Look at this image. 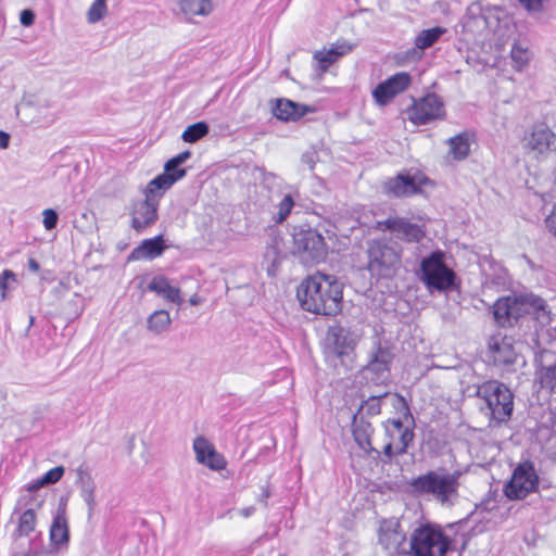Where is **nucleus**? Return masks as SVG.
<instances>
[{
    "label": "nucleus",
    "mask_w": 556,
    "mask_h": 556,
    "mask_svg": "<svg viewBox=\"0 0 556 556\" xmlns=\"http://www.w3.org/2000/svg\"><path fill=\"white\" fill-rule=\"evenodd\" d=\"M157 219V202L146 194V199L132 204L131 227L141 232Z\"/></svg>",
    "instance_id": "a211bd4d"
},
{
    "label": "nucleus",
    "mask_w": 556,
    "mask_h": 556,
    "mask_svg": "<svg viewBox=\"0 0 556 556\" xmlns=\"http://www.w3.org/2000/svg\"><path fill=\"white\" fill-rule=\"evenodd\" d=\"M372 433L371 425L363 419H354L353 435L357 445L367 454L374 451L370 437Z\"/></svg>",
    "instance_id": "2f4dec72"
},
{
    "label": "nucleus",
    "mask_w": 556,
    "mask_h": 556,
    "mask_svg": "<svg viewBox=\"0 0 556 556\" xmlns=\"http://www.w3.org/2000/svg\"><path fill=\"white\" fill-rule=\"evenodd\" d=\"M70 539L66 506L60 505L50 528V540L53 545H66Z\"/></svg>",
    "instance_id": "393cba45"
},
{
    "label": "nucleus",
    "mask_w": 556,
    "mask_h": 556,
    "mask_svg": "<svg viewBox=\"0 0 556 556\" xmlns=\"http://www.w3.org/2000/svg\"><path fill=\"white\" fill-rule=\"evenodd\" d=\"M445 33L442 27L424 29L415 38V46L419 51L430 48Z\"/></svg>",
    "instance_id": "f704fd0d"
},
{
    "label": "nucleus",
    "mask_w": 556,
    "mask_h": 556,
    "mask_svg": "<svg viewBox=\"0 0 556 556\" xmlns=\"http://www.w3.org/2000/svg\"><path fill=\"white\" fill-rule=\"evenodd\" d=\"M271 108L274 116L283 122H295L313 110L289 99H276Z\"/></svg>",
    "instance_id": "412c9836"
},
{
    "label": "nucleus",
    "mask_w": 556,
    "mask_h": 556,
    "mask_svg": "<svg viewBox=\"0 0 556 556\" xmlns=\"http://www.w3.org/2000/svg\"><path fill=\"white\" fill-rule=\"evenodd\" d=\"M36 514L34 509H26L18 519V526L16 529V533L18 536H28L31 532H34L36 527Z\"/></svg>",
    "instance_id": "4c0bfd02"
},
{
    "label": "nucleus",
    "mask_w": 556,
    "mask_h": 556,
    "mask_svg": "<svg viewBox=\"0 0 556 556\" xmlns=\"http://www.w3.org/2000/svg\"><path fill=\"white\" fill-rule=\"evenodd\" d=\"M263 496H264L265 498H267V497L269 496L268 491H264Z\"/></svg>",
    "instance_id": "6e6d98bb"
},
{
    "label": "nucleus",
    "mask_w": 556,
    "mask_h": 556,
    "mask_svg": "<svg viewBox=\"0 0 556 556\" xmlns=\"http://www.w3.org/2000/svg\"><path fill=\"white\" fill-rule=\"evenodd\" d=\"M29 323H30V325H33V323H34V317H30Z\"/></svg>",
    "instance_id": "4d7b16f0"
},
{
    "label": "nucleus",
    "mask_w": 556,
    "mask_h": 556,
    "mask_svg": "<svg viewBox=\"0 0 556 556\" xmlns=\"http://www.w3.org/2000/svg\"><path fill=\"white\" fill-rule=\"evenodd\" d=\"M208 125L205 122H198L188 126L181 135V139L188 143H194L208 134Z\"/></svg>",
    "instance_id": "e433bc0d"
},
{
    "label": "nucleus",
    "mask_w": 556,
    "mask_h": 556,
    "mask_svg": "<svg viewBox=\"0 0 556 556\" xmlns=\"http://www.w3.org/2000/svg\"><path fill=\"white\" fill-rule=\"evenodd\" d=\"M496 323L510 326L523 315H532L542 326L551 321V313L545 301L534 294L510 295L497 300L493 307Z\"/></svg>",
    "instance_id": "f03ea898"
},
{
    "label": "nucleus",
    "mask_w": 556,
    "mask_h": 556,
    "mask_svg": "<svg viewBox=\"0 0 556 556\" xmlns=\"http://www.w3.org/2000/svg\"><path fill=\"white\" fill-rule=\"evenodd\" d=\"M510 55L514 63V67L518 71H521L528 64L531 58V52L527 47H522L519 43H515L511 49Z\"/></svg>",
    "instance_id": "58836bf2"
},
{
    "label": "nucleus",
    "mask_w": 556,
    "mask_h": 556,
    "mask_svg": "<svg viewBox=\"0 0 556 556\" xmlns=\"http://www.w3.org/2000/svg\"><path fill=\"white\" fill-rule=\"evenodd\" d=\"M407 546V554L412 556H444L450 541L441 529L422 525L412 532Z\"/></svg>",
    "instance_id": "423d86ee"
},
{
    "label": "nucleus",
    "mask_w": 556,
    "mask_h": 556,
    "mask_svg": "<svg viewBox=\"0 0 556 556\" xmlns=\"http://www.w3.org/2000/svg\"><path fill=\"white\" fill-rule=\"evenodd\" d=\"M64 471L65 468L63 466H56L46 472L40 479L29 484L27 490L34 492L45 485L54 484L63 477Z\"/></svg>",
    "instance_id": "c9c22d12"
},
{
    "label": "nucleus",
    "mask_w": 556,
    "mask_h": 556,
    "mask_svg": "<svg viewBox=\"0 0 556 556\" xmlns=\"http://www.w3.org/2000/svg\"><path fill=\"white\" fill-rule=\"evenodd\" d=\"M165 244L162 236H156L152 239H146L140 245L135 248L130 253L128 260L137 261L142 258H155L160 256L165 250Z\"/></svg>",
    "instance_id": "bb28decb"
},
{
    "label": "nucleus",
    "mask_w": 556,
    "mask_h": 556,
    "mask_svg": "<svg viewBox=\"0 0 556 556\" xmlns=\"http://www.w3.org/2000/svg\"><path fill=\"white\" fill-rule=\"evenodd\" d=\"M528 11L540 12L544 0H519Z\"/></svg>",
    "instance_id": "a18cd8bd"
},
{
    "label": "nucleus",
    "mask_w": 556,
    "mask_h": 556,
    "mask_svg": "<svg viewBox=\"0 0 556 556\" xmlns=\"http://www.w3.org/2000/svg\"><path fill=\"white\" fill-rule=\"evenodd\" d=\"M253 513H254V507H252V506L242 508L240 510L241 516H243L244 518L250 517Z\"/></svg>",
    "instance_id": "864d4df0"
},
{
    "label": "nucleus",
    "mask_w": 556,
    "mask_h": 556,
    "mask_svg": "<svg viewBox=\"0 0 556 556\" xmlns=\"http://www.w3.org/2000/svg\"><path fill=\"white\" fill-rule=\"evenodd\" d=\"M28 268L31 271H38L39 270V264L35 258H29L28 261Z\"/></svg>",
    "instance_id": "3c124183"
},
{
    "label": "nucleus",
    "mask_w": 556,
    "mask_h": 556,
    "mask_svg": "<svg viewBox=\"0 0 556 556\" xmlns=\"http://www.w3.org/2000/svg\"><path fill=\"white\" fill-rule=\"evenodd\" d=\"M378 227L381 230H389L399 239L407 242H419L425 237V230L421 226L413 224L403 217H389L379 222Z\"/></svg>",
    "instance_id": "2eb2a0df"
},
{
    "label": "nucleus",
    "mask_w": 556,
    "mask_h": 556,
    "mask_svg": "<svg viewBox=\"0 0 556 556\" xmlns=\"http://www.w3.org/2000/svg\"><path fill=\"white\" fill-rule=\"evenodd\" d=\"M34 119L42 125H51L59 115L56 103L48 98H41L30 104Z\"/></svg>",
    "instance_id": "a878e982"
},
{
    "label": "nucleus",
    "mask_w": 556,
    "mask_h": 556,
    "mask_svg": "<svg viewBox=\"0 0 556 556\" xmlns=\"http://www.w3.org/2000/svg\"><path fill=\"white\" fill-rule=\"evenodd\" d=\"M190 156V151H184L168 160L164 165V173L149 182L146 194L153 199L156 191L164 192L181 179L186 175V169L179 168V165L185 163Z\"/></svg>",
    "instance_id": "f8f14e48"
},
{
    "label": "nucleus",
    "mask_w": 556,
    "mask_h": 556,
    "mask_svg": "<svg viewBox=\"0 0 556 556\" xmlns=\"http://www.w3.org/2000/svg\"><path fill=\"white\" fill-rule=\"evenodd\" d=\"M420 191L415 178L408 174H399L384 184V192L388 195L401 198L416 194Z\"/></svg>",
    "instance_id": "4be33fe9"
},
{
    "label": "nucleus",
    "mask_w": 556,
    "mask_h": 556,
    "mask_svg": "<svg viewBox=\"0 0 556 556\" xmlns=\"http://www.w3.org/2000/svg\"><path fill=\"white\" fill-rule=\"evenodd\" d=\"M21 24L24 26H30L34 24L35 14L30 10H23L20 15Z\"/></svg>",
    "instance_id": "de8ad7c7"
},
{
    "label": "nucleus",
    "mask_w": 556,
    "mask_h": 556,
    "mask_svg": "<svg viewBox=\"0 0 556 556\" xmlns=\"http://www.w3.org/2000/svg\"><path fill=\"white\" fill-rule=\"evenodd\" d=\"M412 78L407 73H397L387 79L383 83H380L372 91V96L376 102L379 105H386L389 103L396 94L403 92L409 85Z\"/></svg>",
    "instance_id": "f3484780"
},
{
    "label": "nucleus",
    "mask_w": 556,
    "mask_h": 556,
    "mask_svg": "<svg viewBox=\"0 0 556 556\" xmlns=\"http://www.w3.org/2000/svg\"><path fill=\"white\" fill-rule=\"evenodd\" d=\"M343 285L336 276L316 273L308 276L298 289V299L303 309L333 316L342 308Z\"/></svg>",
    "instance_id": "f257e3e1"
},
{
    "label": "nucleus",
    "mask_w": 556,
    "mask_h": 556,
    "mask_svg": "<svg viewBox=\"0 0 556 556\" xmlns=\"http://www.w3.org/2000/svg\"><path fill=\"white\" fill-rule=\"evenodd\" d=\"M541 387L556 393V355L546 353L542 355V364L538 370Z\"/></svg>",
    "instance_id": "cd10ccee"
},
{
    "label": "nucleus",
    "mask_w": 556,
    "mask_h": 556,
    "mask_svg": "<svg viewBox=\"0 0 556 556\" xmlns=\"http://www.w3.org/2000/svg\"><path fill=\"white\" fill-rule=\"evenodd\" d=\"M352 50L348 43L332 45L329 49H323L314 53V59L318 62L320 71L324 73L330 65L337 62L341 56Z\"/></svg>",
    "instance_id": "c85d7f7f"
},
{
    "label": "nucleus",
    "mask_w": 556,
    "mask_h": 556,
    "mask_svg": "<svg viewBox=\"0 0 556 556\" xmlns=\"http://www.w3.org/2000/svg\"><path fill=\"white\" fill-rule=\"evenodd\" d=\"M178 5L189 23H197L198 17H207L214 11L212 0H179Z\"/></svg>",
    "instance_id": "5701e85b"
},
{
    "label": "nucleus",
    "mask_w": 556,
    "mask_h": 556,
    "mask_svg": "<svg viewBox=\"0 0 556 556\" xmlns=\"http://www.w3.org/2000/svg\"><path fill=\"white\" fill-rule=\"evenodd\" d=\"M392 429H389L391 437L397 434L399 442L394 443L396 448V454H405L410 442L414 439V432L408 427H404L403 422L400 419H394L391 421Z\"/></svg>",
    "instance_id": "7c9ffc66"
},
{
    "label": "nucleus",
    "mask_w": 556,
    "mask_h": 556,
    "mask_svg": "<svg viewBox=\"0 0 556 556\" xmlns=\"http://www.w3.org/2000/svg\"><path fill=\"white\" fill-rule=\"evenodd\" d=\"M367 268L372 276L390 278L401 267V250L397 244L376 240L369 243Z\"/></svg>",
    "instance_id": "39448f33"
},
{
    "label": "nucleus",
    "mask_w": 556,
    "mask_h": 556,
    "mask_svg": "<svg viewBox=\"0 0 556 556\" xmlns=\"http://www.w3.org/2000/svg\"><path fill=\"white\" fill-rule=\"evenodd\" d=\"M10 136L9 134L0 130V149H7L9 147Z\"/></svg>",
    "instance_id": "8fccbe9b"
},
{
    "label": "nucleus",
    "mask_w": 556,
    "mask_h": 556,
    "mask_svg": "<svg viewBox=\"0 0 556 556\" xmlns=\"http://www.w3.org/2000/svg\"><path fill=\"white\" fill-rule=\"evenodd\" d=\"M383 453L388 458H391L393 455V443H388L384 446Z\"/></svg>",
    "instance_id": "603ef678"
},
{
    "label": "nucleus",
    "mask_w": 556,
    "mask_h": 556,
    "mask_svg": "<svg viewBox=\"0 0 556 556\" xmlns=\"http://www.w3.org/2000/svg\"><path fill=\"white\" fill-rule=\"evenodd\" d=\"M379 543L390 553L407 554L408 552L406 534L396 520L382 522L379 532Z\"/></svg>",
    "instance_id": "4468645a"
},
{
    "label": "nucleus",
    "mask_w": 556,
    "mask_h": 556,
    "mask_svg": "<svg viewBox=\"0 0 556 556\" xmlns=\"http://www.w3.org/2000/svg\"><path fill=\"white\" fill-rule=\"evenodd\" d=\"M450 152L457 161L465 160L470 153V137L468 132L458 134L448 139Z\"/></svg>",
    "instance_id": "72a5a7b5"
},
{
    "label": "nucleus",
    "mask_w": 556,
    "mask_h": 556,
    "mask_svg": "<svg viewBox=\"0 0 556 556\" xmlns=\"http://www.w3.org/2000/svg\"><path fill=\"white\" fill-rule=\"evenodd\" d=\"M489 350L494 364L509 365L516 359V352L513 346L511 338L496 334L489 341Z\"/></svg>",
    "instance_id": "aec40b11"
},
{
    "label": "nucleus",
    "mask_w": 556,
    "mask_h": 556,
    "mask_svg": "<svg viewBox=\"0 0 556 556\" xmlns=\"http://www.w3.org/2000/svg\"><path fill=\"white\" fill-rule=\"evenodd\" d=\"M387 395L388 391L370 394L367 401L362 405L361 410H366L369 415L379 414L381 409L380 400Z\"/></svg>",
    "instance_id": "a19ab883"
},
{
    "label": "nucleus",
    "mask_w": 556,
    "mask_h": 556,
    "mask_svg": "<svg viewBox=\"0 0 556 556\" xmlns=\"http://www.w3.org/2000/svg\"><path fill=\"white\" fill-rule=\"evenodd\" d=\"M477 395L484 401L490 427L510 419L514 409V395L502 382L490 380L478 387Z\"/></svg>",
    "instance_id": "20e7f679"
},
{
    "label": "nucleus",
    "mask_w": 556,
    "mask_h": 556,
    "mask_svg": "<svg viewBox=\"0 0 556 556\" xmlns=\"http://www.w3.org/2000/svg\"><path fill=\"white\" fill-rule=\"evenodd\" d=\"M147 289L162 296L167 302H172L177 305H180L184 301L180 289L173 286L169 279L162 275L154 276L149 282Z\"/></svg>",
    "instance_id": "b1692460"
},
{
    "label": "nucleus",
    "mask_w": 556,
    "mask_h": 556,
    "mask_svg": "<svg viewBox=\"0 0 556 556\" xmlns=\"http://www.w3.org/2000/svg\"><path fill=\"white\" fill-rule=\"evenodd\" d=\"M77 481L79 483L81 496L88 506V517L91 518L97 505L94 497V482L91 476L83 468L77 469Z\"/></svg>",
    "instance_id": "c756f323"
},
{
    "label": "nucleus",
    "mask_w": 556,
    "mask_h": 556,
    "mask_svg": "<svg viewBox=\"0 0 556 556\" xmlns=\"http://www.w3.org/2000/svg\"><path fill=\"white\" fill-rule=\"evenodd\" d=\"M200 302H201V300H200V298H199L197 294L192 295V296L190 298V300H189V303H190L192 306H195V305L200 304Z\"/></svg>",
    "instance_id": "5fc2aeb1"
},
{
    "label": "nucleus",
    "mask_w": 556,
    "mask_h": 556,
    "mask_svg": "<svg viewBox=\"0 0 556 556\" xmlns=\"http://www.w3.org/2000/svg\"><path fill=\"white\" fill-rule=\"evenodd\" d=\"M294 205L293 199L290 194H287L283 197V199L279 203V211H278V222H282L286 219V217L290 214L292 207Z\"/></svg>",
    "instance_id": "37998d69"
},
{
    "label": "nucleus",
    "mask_w": 556,
    "mask_h": 556,
    "mask_svg": "<svg viewBox=\"0 0 556 556\" xmlns=\"http://www.w3.org/2000/svg\"><path fill=\"white\" fill-rule=\"evenodd\" d=\"M108 14L106 0H94L87 12V20L94 24L101 21Z\"/></svg>",
    "instance_id": "ea45409f"
},
{
    "label": "nucleus",
    "mask_w": 556,
    "mask_h": 556,
    "mask_svg": "<svg viewBox=\"0 0 556 556\" xmlns=\"http://www.w3.org/2000/svg\"><path fill=\"white\" fill-rule=\"evenodd\" d=\"M459 471L432 470L410 482L413 491L431 495L443 506H452L458 498Z\"/></svg>",
    "instance_id": "7ed1b4c3"
},
{
    "label": "nucleus",
    "mask_w": 556,
    "mask_h": 556,
    "mask_svg": "<svg viewBox=\"0 0 556 556\" xmlns=\"http://www.w3.org/2000/svg\"><path fill=\"white\" fill-rule=\"evenodd\" d=\"M408 119L416 125H424L444 115V104L440 97L429 93L414 102L408 110Z\"/></svg>",
    "instance_id": "ddd939ff"
},
{
    "label": "nucleus",
    "mask_w": 556,
    "mask_h": 556,
    "mask_svg": "<svg viewBox=\"0 0 556 556\" xmlns=\"http://www.w3.org/2000/svg\"><path fill=\"white\" fill-rule=\"evenodd\" d=\"M361 339V333L356 330L334 325L329 328L327 340L333 346L334 353L342 357L349 355Z\"/></svg>",
    "instance_id": "dca6fc26"
},
{
    "label": "nucleus",
    "mask_w": 556,
    "mask_h": 556,
    "mask_svg": "<svg viewBox=\"0 0 556 556\" xmlns=\"http://www.w3.org/2000/svg\"><path fill=\"white\" fill-rule=\"evenodd\" d=\"M42 215H43V226L47 230H51L53 228H55L56 224H58V214L52 208H46L43 212H42Z\"/></svg>",
    "instance_id": "c03bdc74"
},
{
    "label": "nucleus",
    "mask_w": 556,
    "mask_h": 556,
    "mask_svg": "<svg viewBox=\"0 0 556 556\" xmlns=\"http://www.w3.org/2000/svg\"><path fill=\"white\" fill-rule=\"evenodd\" d=\"M315 152L305 153L302 155V162L308 166L309 169H314L315 166Z\"/></svg>",
    "instance_id": "09e8293b"
},
{
    "label": "nucleus",
    "mask_w": 556,
    "mask_h": 556,
    "mask_svg": "<svg viewBox=\"0 0 556 556\" xmlns=\"http://www.w3.org/2000/svg\"><path fill=\"white\" fill-rule=\"evenodd\" d=\"M522 147L528 154L545 159L556 151V135L546 125H535L523 136Z\"/></svg>",
    "instance_id": "9b49d317"
},
{
    "label": "nucleus",
    "mask_w": 556,
    "mask_h": 556,
    "mask_svg": "<svg viewBox=\"0 0 556 556\" xmlns=\"http://www.w3.org/2000/svg\"><path fill=\"white\" fill-rule=\"evenodd\" d=\"M16 282V275L10 270L4 269L0 275V299L5 301L8 299V291L12 288V285Z\"/></svg>",
    "instance_id": "79ce46f5"
},
{
    "label": "nucleus",
    "mask_w": 556,
    "mask_h": 556,
    "mask_svg": "<svg viewBox=\"0 0 556 556\" xmlns=\"http://www.w3.org/2000/svg\"><path fill=\"white\" fill-rule=\"evenodd\" d=\"M394 354L388 345L380 342L372 349L369 361L362 369V377L376 387L386 386L390 380V366Z\"/></svg>",
    "instance_id": "6e6552de"
},
{
    "label": "nucleus",
    "mask_w": 556,
    "mask_h": 556,
    "mask_svg": "<svg viewBox=\"0 0 556 556\" xmlns=\"http://www.w3.org/2000/svg\"><path fill=\"white\" fill-rule=\"evenodd\" d=\"M545 225L548 231L556 238V205L551 214L545 218Z\"/></svg>",
    "instance_id": "49530a36"
},
{
    "label": "nucleus",
    "mask_w": 556,
    "mask_h": 556,
    "mask_svg": "<svg viewBox=\"0 0 556 556\" xmlns=\"http://www.w3.org/2000/svg\"><path fill=\"white\" fill-rule=\"evenodd\" d=\"M444 253L435 251L420 264L421 279L430 288L446 290L454 285L455 275L444 264Z\"/></svg>",
    "instance_id": "1a4fd4ad"
},
{
    "label": "nucleus",
    "mask_w": 556,
    "mask_h": 556,
    "mask_svg": "<svg viewBox=\"0 0 556 556\" xmlns=\"http://www.w3.org/2000/svg\"><path fill=\"white\" fill-rule=\"evenodd\" d=\"M193 451L198 463L212 470H222L226 467V460L215 446L204 437H197L193 441Z\"/></svg>",
    "instance_id": "6ab92c4d"
},
{
    "label": "nucleus",
    "mask_w": 556,
    "mask_h": 556,
    "mask_svg": "<svg viewBox=\"0 0 556 556\" xmlns=\"http://www.w3.org/2000/svg\"><path fill=\"white\" fill-rule=\"evenodd\" d=\"M539 476L531 462L519 464L511 476L510 481L505 485V495L509 500H522L528 494L536 491Z\"/></svg>",
    "instance_id": "9d476101"
},
{
    "label": "nucleus",
    "mask_w": 556,
    "mask_h": 556,
    "mask_svg": "<svg viewBox=\"0 0 556 556\" xmlns=\"http://www.w3.org/2000/svg\"><path fill=\"white\" fill-rule=\"evenodd\" d=\"M172 318L167 311L159 309L153 312L147 319V329L153 334H162L169 330Z\"/></svg>",
    "instance_id": "473e14b6"
},
{
    "label": "nucleus",
    "mask_w": 556,
    "mask_h": 556,
    "mask_svg": "<svg viewBox=\"0 0 556 556\" xmlns=\"http://www.w3.org/2000/svg\"><path fill=\"white\" fill-rule=\"evenodd\" d=\"M293 253L304 262L318 263L327 255L324 237L309 227H299L293 232Z\"/></svg>",
    "instance_id": "0eeeda50"
}]
</instances>
